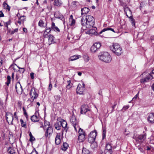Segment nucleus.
I'll return each mask as SVG.
<instances>
[{"label": "nucleus", "instance_id": "f257e3e1", "mask_svg": "<svg viewBox=\"0 0 154 154\" xmlns=\"http://www.w3.org/2000/svg\"><path fill=\"white\" fill-rule=\"evenodd\" d=\"M110 50L116 55H120L122 53V48L117 43H113L112 45L110 46Z\"/></svg>", "mask_w": 154, "mask_h": 154}, {"label": "nucleus", "instance_id": "f03ea898", "mask_svg": "<svg viewBox=\"0 0 154 154\" xmlns=\"http://www.w3.org/2000/svg\"><path fill=\"white\" fill-rule=\"evenodd\" d=\"M99 59L106 63L110 62L111 60V56L107 52H101L98 55Z\"/></svg>", "mask_w": 154, "mask_h": 154}, {"label": "nucleus", "instance_id": "7ed1b4c3", "mask_svg": "<svg viewBox=\"0 0 154 154\" xmlns=\"http://www.w3.org/2000/svg\"><path fill=\"white\" fill-rule=\"evenodd\" d=\"M141 75L144 76L143 78L140 79V82L141 83L145 84L151 80L152 78V76L151 74H149L147 72H143L141 74Z\"/></svg>", "mask_w": 154, "mask_h": 154}, {"label": "nucleus", "instance_id": "20e7f679", "mask_svg": "<svg viewBox=\"0 0 154 154\" xmlns=\"http://www.w3.org/2000/svg\"><path fill=\"white\" fill-rule=\"evenodd\" d=\"M97 135L96 131H91L89 134L88 137V141L91 143H94Z\"/></svg>", "mask_w": 154, "mask_h": 154}, {"label": "nucleus", "instance_id": "39448f33", "mask_svg": "<svg viewBox=\"0 0 154 154\" xmlns=\"http://www.w3.org/2000/svg\"><path fill=\"white\" fill-rule=\"evenodd\" d=\"M85 85L83 82H82V84L79 83L76 89V92L77 94H82L85 90Z\"/></svg>", "mask_w": 154, "mask_h": 154}, {"label": "nucleus", "instance_id": "423d86ee", "mask_svg": "<svg viewBox=\"0 0 154 154\" xmlns=\"http://www.w3.org/2000/svg\"><path fill=\"white\" fill-rule=\"evenodd\" d=\"M101 43L99 42H96L94 43L91 48V51L93 53H95L97 51H98L101 47Z\"/></svg>", "mask_w": 154, "mask_h": 154}, {"label": "nucleus", "instance_id": "0eeeda50", "mask_svg": "<svg viewBox=\"0 0 154 154\" xmlns=\"http://www.w3.org/2000/svg\"><path fill=\"white\" fill-rule=\"evenodd\" d=\"M146 134L144 133L143 134L140 135H135V134L133 137V138L135 139L137 141L140 142H143L146 138Z\"/></svg>", "mask_w": 154, "mask_h": 154}, {"label": "nucleus", "instance_id": "6e6552de", "mask_svg": "<svg viewBox=\"0 0 154 154\" xmlns=\"http://www.w3.org/2000/svg\"><path fill=\"white\" fill-rule=\"evenodd\" d=\"M10 67H12L15 71H19L21 73H23L25 71V69L24 68L20 67L15 63L12 64Z\"/></svg>", "mask_w": 154, "mask_h": 154}, {"label": "nucleus", "instance_id": "1a4fd4ad", "mask_svg": "<svg viewBox=\"0 0 154 154\" xmlns=\"http://www.w3.org/2000/svg\"><path fill=\"white\" fill-rule=\"evenodd\" d=\"M53 133V129L51 126H49L45 131V136L46 138H49Z\"/></svg>", "mask_w": 154, "mask_h": 154}, {"label": "nucleus", "instance_id": "9d476101", "mask_svg": "<svg viewBox=\"0 0 154 154\" xmlns=\"http://www.w3.org/2000/svg\"><path fill=\"white\" fill-rule=\"evenodd\" d=\"M6 118L8 124L13 125V121L14 119V117L12 113L10 112L6 113Z\"/></svg>", "mask_w": 154, "mask_h": 154}, {"label": "nucleus", "instance_id": "9b49d317", "mask_svg": "<svg viewBox=\"0 0 154 154\" xmlns=\"http://www.w3.org/2000/svg\"><path fill=\"white\" fill-rule=\"evenodd\" d=\"M61 127H62L63 129L62 130V134H63V132L65 131L66 132L68 129V128L67 126V123L66 121L63 119H61L60 121Z\"/></svg>", "mask_w": 154, "mask_h": 154}, {"label": "nucleus", "instance_id": "f8f14e48", "mask_svg": "<svg viewBox=\"0 0 154 154\" xmlns=\"http://www.w3.org/2000/svg\"><path fill=\"white\" fill-rule=\"evenodd\" d=\"M90 109L89 106L87 104L82 105L81 108L80 113L82 114H85L86 112L88 111H90Z\"/></svg>", "mask_w": 154, "mask_h": 154}, {"label": "nucleus", "instance_id": "ddd939ff", "mask_svg": "<svg viewBox=\"0 0 154 154\" xmlns=\"http://www.w3.org/2000/svg\"><path fill=\"white\" fill-rule=\"evenodd\" d=\"M15 88L17 93L18 94H21L22 93L23 89L20 82L17 83L15 85Z\"/></svg>", "mask_w": 154, "mask_h": 154}, {"label": "nucleus", "instance_id": "4468645a", "mask_svg": "<svg viewBox=\"0 0 154 154\" xmlns=\"http://www.w3.org/2000/svg\"><path fill=\"white\" fill-rule=\"evenodd\" d=\"M37 114L38 115V112L36 111L35 112V114L31 117V119L32 121L36 122L39 121V119L38 117Z\"/></svg>", "mask_w": 154, "mask_h": 154}, {"label": "nucleus", "instance_id": "2eb2a0df", "mask_svg": "<svg viewBox=\"0 0 154 154\" xmlns=\"http://www.w3.org/2000/svg\"><path fill=\"white\" fill-rule=\"evenodd\" d=\"M96 29L97 28L96 27H94V29H93L92 28L87 31V33L89 35H97V33L96 31ZM99 34H98V35H99Z\"/></svg>", "mask_w": 154, "mask_h": 154}, {"label": "nucleus", "instance_id": "dca6fc26", "mask_svg": "<svg viewBox=\"0 0 154 154\" xmlns=\"http://www.w3.org/2000/svg\"><path fill=\"white\" fill-rule=\"evenodd\" d=\"M70 121L71 122L72 125L74 126L75 130L77 131L76 127V119L75 116L72 115L70 119Z\"/></svg>", "mask_w": 154, "mask_h": 154}, {"label": "nucleus", "instance_id": "f3484780", "mask_svg": "<svg viewBox=\"0 0 154 154\" xmlns=\"http://www.w3.org/2000/svg\"><path fill=\"white\" fill-rule=\"evenodd\" d=\"M75 20L73 19V16L72 15H71L69 19V24L70 26H73L75 25Z\"/></svg>", "mask_w": 154, "mask_h": 154}, {"label": "nucleus", "instance_id": "a211bd4d", "mask_svg": "<svg viewBox=\"0 0 154 154\" xmlns=\"http://www.w3.org/2000/svg\"><path fill=\"white\" fill-rule=\"evenodd\" d=\"M86 27L87 28H90L91 27H94V26L95 24V22L94 21L90 22H86Z\"/></svg>", "mask_w": 154, "mask_h": 154}, {"label": "nucleus", "instance_id": "6ab92c4d", "mask_svg": "<svg viewBox=\"0 0 154 154\" xmlns=\"http://www.w3.org/2000/svg\"><path fill=\"white\" fill-rule=\"evenodd\" d=\"M38 94L36 92V90L35 88H32L31 91L30 93V95L31 98H32L35 95Z\"/></svg>", "mask_w": 154, "mask_h": 154}, {"label": "nucleus", "instance_id": "aec40b11", "mask_svg": "<svg viewBox=\"0 0 154 154\" xmlns=\"http://www.w3.org/2000/svg\"><path fill=\"white\" fill-rule=\"evenodd\" d=\"M148 120L150 122L154 123V113H152L149 115L148 117Z\"/></svg>", "mask_w": 154, "mask_h": 154}, {"label": "nucleus", "instance_id": "412c9836", "mask_svg": "<svg viewBox=\"0 0 154 154\" xmlns=\"http://www.w3.org/2000/svg\"><path fill=\"white\" fill-rule=\"evenodd\" d=\"M51 29L54 30V31L59 32H60V29L58 28L57 27L55 26V23L52 22L51 23Z\"/></svg>", "mask_w": 154, "mask_h": 154}, {"label": "nucleus", "instance_id": "4be33fe9", "mask_svg": "<svg viewBox=\"0 0 154 154\" xmlns=\"http://www.w3.org/2000/svg\"><path fill=\"white\" fill-rule=\"evenodd\" d=\"M89 11L90 9L88 8L85 7L82 8L81 10V14L82 15L86 14Z\"/></svg>", "mask_w": 154, "mask_h": 154}, {"label": "nucleus", "instance_id": "5701e85b", "mask_svg": "<svg viewBox=\"0 0 154 154\" xmlns=\"http://www.w3.org/2000/svg\"><path fill=\"white\" fill-rule=\"evenodd\" d=\"M85 18L86 19V22H90L94 20V17L91 15H87Z\"/></svg>", "mask_w": 154, "mask_h": 154}, {"label": "nucleus", "instance_id": "b1692460", "mask_svg": "<svg viewBox=\"0 0 154 154\" xmlns=\"http://www.w3.org/2000/svg\"><path fill=\"white\" fill-rule=\"evenodd\" d=\"M85 139V134L79 135L78 137V140L80 142H82Z\"/></svg>", "mask_w": 154, "mask_h": 154}, {"label": "nucleus", "instance_id": "393cba45", "mask_svg": "<svg viewBox=\"0 0 154 154\" xmlns=\"http://www.w3.org/2000/svg\"><path fill=\"white\" fill-rule=\"evenodd\" d=\"M51 31V28L49 27L48 28L47 27H46L45 30L44 31V36L45 38H46L47 36L48 35V34L49 33H50Z\"/></svg>", "mask_w": 154, "mask_h": 154}, {"label": "nucleus", "instance_id": "a878e982", "mask_svg": "<svg viewBox=\"0 0 154 154\" xmlns=\"http://www.w3.org/2000/svg\"><path fill=\"white\" fill-rule=\"evenodd\" d=\"M8 152L10 154H16L15 150L14 149L11 147L10 146L7 150Z\"/></svg>", "mask_w": 154, "mask_h": 154}, {"label": "nucleus", "instance_id": "bb28decb", "mask_svg": "<svg viewBox=\"0 0 154 154\" xmlns=\"http://www.w3.org/2000/svg\"><path fill=\"white\" fill-rule=\"evenodd\" d=\"M54 125L56 129L58 130H59L61 129V126L60 121H57V122Z\"/></svg>", "mask_w": 154, "mask_h": 154}, {"label": "nucleus", "instance_id": "cd10ccee", "mask_svg": "<svg viewBox=\"0 0 154 154\" xmlns=\"http://www.w3.org/2000/svg\"><path fill=\"white\" fill-rule=\"evenodd\" d=\"M62 4L61 0H54V5L55 6H60Z\"/></svg>", "mask_w": 154, "mask_h": 154}, {"label": "nucleus", "instance_id": "c85d7f7f", "mask_svg": "<svg viewBox=\"0 0 154 154\" xmlns=\"http://www.w3.org/2000/svg\"><path fill=\"white\" fill-rule=\"evenodd\" d=\"M67 85L66 86V88L68 89H70L72 87L73 83L71 82L70 80H67Z\"/></svg>", "mask_w": 154, "mask_h": 154}, {"label": "nucleus", "instance_id": "c756f323", "mask_svg": "<svg viewBox=\"0 0 154 154\" xmlns=\"http://www.w3.org/2000/svg\"><path fill=\"white\" fill-rule=\"evenodd\" d=\"M79 56L76 55L72 56L70 58H69V61H72L76 60L79 58Z\"/></svg>", "mask_w": 154, "mask_h": 154}, {"label": "nucleus", "instance_id": "7c9ffc66", "mask_svg": "<svg viewBox=\"0 0 154 154\" xmlns=\"http://www.w3.org/2000/svg\"><path fill=\"white\" fill-rule=\"evenodd\" d=\"M107 30H111L113 32H115L114 30L113 29L110 28H104L103 30H102L100 32L99 34H101L103 32L106 31Z\"/></svg>", "mask_w": 154, "mask_h": 154}, {"label": "nucleus", "instance_id": "2f4dec72", "mask_svg": "<svg viewBox=\"0 0 154 154\" xmlns=\"http://www.w3.org/2000/svg\"><path fill=\"white\" fill-rule=\"evenodd\" d=\"M68 147V144L66 143H63V146L62 147V149L63 150L65 151Z\"/></svg>", "mask_w": 154, "mask_h": 154}, {"label": "nucleus", "instance_id": "473e14b6", "mask_svg": "<svg viewBox=\"0 0 154 154\" xmlns=\"http://www.w3.org/2000/svg\"><path fill=\"white\" fill-rule=\"evenodd\" d=\"M82 154H90V152L86 148L83 147L82 150Z\"/></svg>", "mask_w": 154, "mask_h": 154}, {"label": "nucleus", "instance_id": "72a5a7b5", "mask_svg": "<svg viewBox=\"0 0 154 154\" xmlns=\"http://www.w3.org/2000/svg\"><path fill=\"white\" fill-rule=\"evenodd\" d=\"M81 24L82 26H85L86 25V19L84 16H83L81 20Z\"/></svg>", "mask_w": 154, "mask_h": 154}, {"label": "nucleus", "instance_id": "f704fd0d", "mask_svg": "<svg viewBox=\"0 0 154 154\" xmlns=\"http://www.w3.org/2000/svg\"><path fill=\"white\" fill-rule=\"evenodd\" d=\"M3 6L5 9L8 10V11H10V7L5 2L3 3Z\"/></svg>", "mask_w": 154, "mask_h": 154}, {"label": "nucleus", "instance_id": "c9c22d12", "mask_svg": "<svg viewBox=\"0 0 154 154\" xmlns=\"http://www.w3.org/2000/svg\"><path fill=\"white\" fill-rule=\"evenodd\" d=\"M112 147L111 144L110 143H107L105 149L110 150H112Z\"/></svg>", "mask_w": 154, "mask_h": 154}, {"label": "nucleus", "instance_id": "e433bc0d", "mask_svg": "<svg viewBox=\"0 0 154 154\" xmlns=\"http://www.w3.org/2000/svg\"><path fill=\"white\" fill-rule=\"evenodd\" d=\"M48 39L49 41L51 42H54V37L53 36L51 35H50L48 36Z\"/></svg>", "mask_w": 154, "mask_h": 154}, {"label": "nucleus", "instance_id": "4c0bfd02", "mask_svg": "<svg viewBox=\"0 0 154 154\" xmlns=\"http://www.w3.org/2000/svg\"><path fill=\"white\" fill-rule=\"evenodd\" d=\"M44 22L43 21V20H40L38 23V26H39L40 27H45V26L44 25Z\"/></svg>", "mask_w": 154, "mask_h": 154}, {"label": "nucleus", "instance_id": "58836bf2", "mask_svg": "<svg viewBox=\"0 0 154 154\" xmlns=\"http://www.w3.org/2000/svg\"><path fill=\"white\" fill-rule=\"evenodd\" d=\"M103 130V138L104 139L106 137V129L105 127L102 128Z\"/></svg>", "mask_w": 154, "mask_h": 154}, {"label": "nucleus", "instance_id": "ea45409f", "mask_svg": "<svg viewBox=\"0 0 154 154\" xmlns=\"http://www.w3.org/2000/svg\"><path fill=\"white\" fill-rule=\"evenodd\" d=\"M29 136H30L29 141L32 142V141L35 140V138L33 136L31 133L30 132L29 133Z\"/></svg>", "mask_w": 154, "mask_h": 154}, {"label": "nucleus", "instance_id": "a19ab883", "mask_svg": "<svg viewBox=\"0 0 154 154\" xmlns=\"http://www.w3.org/2000/svg\"><path fill=\"white\" fill-rule=\"evenodd\" d=\"M20 122L21 123V126L23 127L26 128V123L24 122L22 119H20Z\"/></svg>", "mask_w": 154, "mask_h": 154}, {"label": "nucleus", "instance_id": "79ce46f5", "mask_svg": "<svg viewBox=\"0 0 154 154\" xmlns=\"http://www.w3.org/2000/svg\"><path fill=\"white\" fill-rule=\"evenodd\" d=\"M104 152L105 154H112V150L105 149Z\"/></svg>", "mask_w": 154, "mask_h": 154}, {"label": "nucleus", "instance_id": "37998d69", "mask_svg": "<svg viewBox=\"0 0 154 154\" xmlns=\"http://www.w3.org/2000/svg\"><path fill=\"white\" fill-rule=\"evenodd\" d=\"M79 135L81 134H85V133L83 129L81 128H79Z\"/></svg>", "mask_w": 154, "mask_h": 154}, {"label": "nucleus", "instance_id": "c03bdc74", "mask_svg": "<svg viewBox=\"0 0 154 154\" xmlns=\"http://www.w3.org/2000/svg\"><path fill=\"white\" fill-rule=\"evenodd\" d=\"M150 143L151 144H154V135L150 137Z\"/></svg>", "mask_w": 154, "mask_h": 154}, {"label": "nucleus", "instance_id": "a18cd8bd", "mask_svg": "<svg viewBox=\"0 0 154 154\" xmlns=\"http://www.w3.org/2000/svg\"><path fill=\"white\" fill-rule=\"evenodd\" d=\"M26 19V17L24 15L21 16L19 18V20L21 21H22L23 22Z\"/></svg>", "mask_w": 154, "mask_h": 154}, {"label": "nucleus", "instance_id": "49530a36", "mask_svg": "<svg viewBox=\"0 0 154 154\" xmlns=\"http://www.w3.org/2000/svg\"><path fill=\"white\" fill-rule=\"evenodd\" d=\"M61 141L60 139H55V143L56 144L59 145L60 144Z\"/></svg>", "mask_w": 154, "mask_h": 154}, {"label": "nucleus", "instance_id": "de8ad7c7", "mask_svg": "<svg viewBox=\"0 0 154 154\" xmlns=\"http://www.w3.org/2000/svg\"><path fill=\"white\" fill-rule=\"evenodd\" d=\"M129 105L124 106L122 110L123 111V110L125 111L126 110L128 109L129 108Z\"/></svg>", "mask_w": 154, "mask_h": 154}, {"label": "nucleus", "instance_id": "09e8293b", "mask_svg": "<svg viewBox=\"0 0 154 154\" xmlns=\"http://www.w3.org/2000/svg\"><path fill=\"white\" fill-rule=\"evenodd\" d=\"M83 57L85 59V60L86 61L88 62L89 60V57L87 55H84Z\"/></svg>", "mask_w": 154, "mask_h": 154}, {"label": "nucleus", "instance_id": "8fccbe9b", "mask_svg": "<svg viewBox=\"0 0 154 154\" xmlns=\"http://www.w3.org/2000/svg\"><path fill=\"white\" fill-rule=\"evenodd\" d=\"M117 104V103L116 102H114L113 106L112 107V109L111 112V113L112 112L114 111V109L115 108V106H116Z\"/></svg>", "mask_w": 154, "mask_h": 154}, {"label": "nucleus", "instance_id": "3c124183", "mask_svg": "<svg viewBox=\"0 0 154 154\" xmlns=\"http://www.w3.org/2000/svg\"><path fill=\"white\" fill-rule=\"evenodd\" d=\"M30 154H38V152L35 150V149H33L32 151Z\"/></svg>", "mask_w": 154, "mask_h": 154}, {"label": "nucleus", "instance_id": "603ef678", "mask_svg": "<svg viewBox=\"0 0 154 154\" xmlns=\"http://www.w3.org/2000/svg\"><path fill=\"white\" fill-rule=\"evenodd\" d=\"M18 29H16L12 31L11 32V34H13L15 32H18Z\"/></svg>", "mask_w": 154, "mask_h": 154}, {"label": "nucleus", "instance_id": "864d4df0", "mask_svg": "<svg viewBox=\"0 0 154 154\" xmlns=\"http://www.w3.org/2000/svg\"><path fill=\"white\" fill-rule=\"evenodd\" d=\"M60 135H61L60 133H57V135L56 136L55 139H60Z\"/></svg>", "mask_w": 154, "mask_h": 154}, {"label": "nucleus", "instance_id": "5fc2aeb1", "mask_svg": "<svg viewBox=\"0 0 154 154\" xmlns=\"http://www.w3.org/2000/svg\"><path fill=\"white\" fill-rule=\"evenodd\" d=\"M131 23L132 24L133 26H135V20L134 19H132V20H131Z\"/></svg>", "mask_w": 154, "mask_h": 154}, {"label": "nucleus", "instance_id": "6e6d98bb", "mask_svg": "<svg viewBox=\"0 0 154 154\" xmlns=\"http://www.w3.org/2000/svg\"><path fill=\"white\" fill-rule=\"evenodd\" d=\"M52 88V85L51 84V82H50L49 84V88H48V91H50L51 90Z\"/></svg>", "mask_w": 154, "mask_h": 154}, {"label": "nucleus", "instance_id": "4d7b16f0", "mask_svg": "<svg viewBox=\"0 0 154 154\" xmlns=\"http://www.w3.org/2000/svg\"><path fill=\"white\" fill-rule=\"evenodd\" d=\"M38 94L35 95L34 96V97L33 96V97L32 98H33V101H31V102H32L33 101L34 99H37V97H38Z\"/></svg>", "mask_w": 154, "mask_h": 154}, {"label": "nucleus", "instance_id": "13d9d810", "mask_svg": "<svg viewBox=\"0 0 154 154\" xmlns=\"http://www.w3.org/2000/svg\"><path fill=\"white\" fill-rule=\"evenodd\" d=\"M34 73L33 72H31L30 73V75L31 78L32 79H33L34 78Z\"/></svg>", "mask_w": 154, "mask_h": 154}, {"label": "nucleus", "instance_id": "bf43d9fd", "mask_svg": "<svg viewBox=\"0 0 154 154\" xmlns=\"http://www.w3.org/2000/svg\"><path fill=\"white\" fill-rule=\"evenodd\" d=\"M11 77L10 75H8L7 77V80L11 82Z\"/></svg>", "mask_w": 154, "mask_h": 154}, {"label": "nucleus", "instance_id": "052dcab7", "mask_svg": "<svg viewBox=\"0 0 154 154\" xmlns=\"http://www.w3.org/2000/svg\"><path fill=\"white\" fill-rule=\"evenodd\" d=\"M124 10H125V11L127 10H129V11L131 13V10L130 9V8H128V7H126V8H124Z\"/></svg>", "mask_w": 154, "mask_h": 154}, {"label": "nucleus", "instance_id": "680f3d73", "mask_svg": "<svg viewBox=\"0 0 154 154\" xmlns=\"http://www.w3.org/2000/svg\"><path fill=\"white\" fill-rule=\"evenodd\" d=\"M139 93V92H138V93L133 98V100L134 99H136L137 98V97L138 96Z\"/></svg>", "mask_w": 154, "mask_h": 154}, {"label": "nucleus", "instance_id": "e2e57ef3", "mask_svg": "<svg viewBox=\"0 0 154 154\" xmlns=\"http://www.w3.org/2000/svg\"><path fill=\"white\" fill-rule=\"evenodd\" d=\"M4 16V14L2 11H0V17H2Z\"/></svg>", "mask_w": 154, "mask_h": 154}, {"label": "nucleus", "instance_id": "0e129e2a", "mask_svg": "<svg viewBox=\"0 0 154 154\" xmlns=\"http://www.w3.org/2000/svg\"><path fill=\"white\" fill-rule=\"evenodd\" d=\"M11 23V20H9L7 22H6L5 23L6 24H7L8 25H10Z\"/></svg>", "mask_w": 154, "mask_h": 154}, {"label": "nucleus", "instance_id": "69168bd1", "mask_svg": "<svg viewBox=\"0 0 154 154\" xmlns=\"http://www.w3.org/2000/svg\"><path fill=\"white\" fill-rule=\"evenodd\" d=\"M24 113L25 116L26 117V118L27 119L28 118V116L27 114L26 111L24 112Z\"/></svg>", "mask_w": 154, "mask_h": 154}, {"label": "nucleus", "instance_id": "338daca9", "mask_svg": "<svg viewBox=\"0 0 154 154\" xmlns=\"http://www.w3.org/2000/svg\"><path fill=\"white\" fill-rule=\"evenodd\" d=\"M124 134H125L127 135H128L129 134V132L128 131L125 130L124 132Z\"/></svg>", "mask_w": 154, "mask_h": 154}, {"label": "nucleus", "instance_id": "774afa93", "mask_svg": "<svg viewBox=\"0 0 154 154\" xmlns=\"http://www.w3.org/2000/svg\"><path fill=\"white\" fill-rule=\"evenodd\" d=\"M0 105L2 106L3 107V103L2 100H0Z\"/></svg>", "mask_w": 154, "mask_h": 154}]
</instances>
